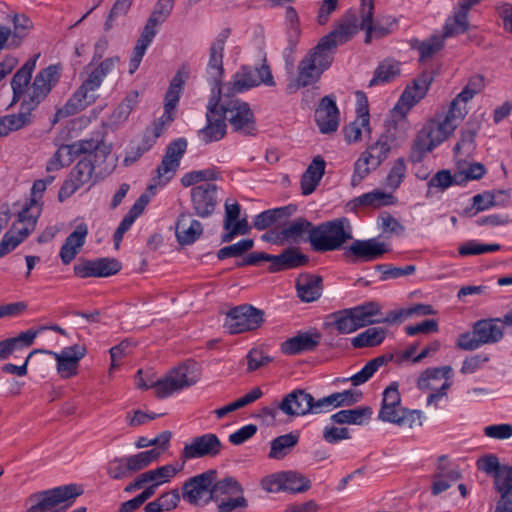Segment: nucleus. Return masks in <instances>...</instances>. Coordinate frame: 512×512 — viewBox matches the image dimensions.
Here are the masks:
<instances>
[{
	"instance_id": "7c9ffc66",
	"label": "nucleus",
	"mask_w": 512,
	"mask_h": 512,
	"mask_svg": "<svg viewBox=\"0 0 512 512\" xmlns=\"http://www.w3.org/2000/svg\"><path fill=\"white\" fill-rule=\"evenodd\" d=\"M36 56L34 59L27 60L24 65L17 70L11 80V87L13 91V99L12 104L18 102L22 96H25L28 89L29 84L31 82L32 73L36 66Z\"/></svg>"
},
{
	"instance_id": "6e6d98bb",
	"label": "nucleus",
	"mask_w": 512,
	"mask_h": 512,
	"mask_svg": "<svg viewBox=\"0 0 512 512\" xmlns=\"http://www.w3.org/2000/svg\"><path fill=\"white\" fill-rule=\"evenodd\" d=\"M220 178L221 173L214 168L194 170L183 175L181 178V184L184 187H190L200 182L214 181Z\"/></svg>"
},
{
	"instance_id": "f3484780",
	"label": "nucleus",
	"mask_w": 512,
	"mask_h": 512,
	"mask_svg": "<svg viewBox=\"0 0 512 512\" xmlns=\"http://www.w3.org/2000/svg\"><path fill=\"white\" fill-rule=\"evenodd\" d=\"M207 124L199 130L198 134L204 143H211L221 140L226 134V121L219 107V99L212 95L207 104Z\"/></svg>"
},
{
	"instance_id": "2eb2a0df",
	"label": "nucleus",
	"mask_w": 512,
	"mask_h": 512,
	"mask_svg": "<svg viewBox=\"0 0 512 512\" xmlns=\"http://www.w3.org/2000/svg\"><path fill=\"white\" fill-rule=\"evenodd\" d=\"M101 163L94 161V155L82 157L73 167L69 174V178L65 180L59 191V199L70 197L83 185L89 183L92 179L95 167Z\"/></svg>"
},
{
	"instance_id": "9b49d317",
	"label": "nucleus",
	"mask_w": 512,
	"mask_h": 512,
	"mask_svg": "<svg viewBox=\"0 0 512 512\" xmlns=\"http://www.w3.org/2000/svg\"><path fill=\"white\" fill-rule=\"evenodd\" d=\"M360 29L354 11L348 10L338 21L336 27L318 42L334 55L336 48L348 42Z\"/></svg>"
},
{
	"instance_id": "e433bc0d",
	"label": "nucleus",
	"mask_w": 512,
	"mask_h": 512,
	"mask_svg": "<svg viewBox=\"0 0 512 512\" xmlns=\"http://www.w3.org/2000/svg\"><path fill=\"white\" fill-rule=\"evenodd\" d=\"M474 334L483 345L496 343L503 337V324L499 319L479 320L474 324Z\"/></svg>"
},
{
	"instance_id": "423d86ee",
	"label": "nucleus",
	"mask_w": 512,
	"mask_h": 512,
	"mask_svg": "<svg viewBox=\"0 0 512 512\" xmlns=\"http://www.w3.org/2000/svg\"><path fill=\"white\" fill-rule=\"evenodd\" d=\"M81 492L74 484L59 486L30 496L34 504L27 512H61L58 506L69 500H74Z\"/></svg>"
},
{
	"instance_id": "603ef678",
	"label": "nucleus",
	"mask_w": 512,
	"mask_h": 512,
	"mask_svg": "<svg viewBox=\"0 0 512 512\" xmlns=\"http://www.w3.org/2000/svg\"><path fill=\"white\" fill-rule=\"evenodd\" d=\"M400 73L399 65L396 62L385 60L376 68L369 87L387 83L395 79Z\"/></svg>"
},
{
	"instance_id": "8fccbe9b",
	"label": "nucleus",
	"mask_w": 512,
	"mask_h": 512,
	"mask_svg": "<svg viewBox=\"0 0 512 512\" xmlns=\"http://www.w3.org/2000/svg\"><path fill=\"white\" fill-rule=\"evenodd\" d=\"M313 228L315 226L310 221L304 218H297L282 229L281 236L286 241L298 242L307 233L308 241L310 242V233Z\"/></svg>"
},
{
	"instance_id": "338daca9",
	"label": "nucleus",
	"mask_w": 512,
	"mask_h": 512,
	"mask_svg": "<svg viewBox=\"0 0 512 512\" xmlns=\"http://www.w3.org/2000/svg\"><path fill=\"white\" fill-rule=\"evenodd\" d=\"M14 34L13 43L18 46L21 40L26 37L28 31L33 27V22L24 14H15L13 17Z\"/></svg>"
},
{
	"instance_id": "de8ad7c7",
	"label": "nucleus",
	"mask_w": 512,
	"mask_h": 512,
	"mask_svg": "<svg viewBox=\"0 0 512 512\" xmlns=\"http://www.w3.org/2000/svg\"><path fill=\"white\" fill-rule=\"evenodd\" d=\"M387 330L383 327H370L351 339L354 348L376 347L385 339Z\"/></svg>"
},
{
	"instance_id": "c03bdc74",
	"label": "nucleus",
	"mask_w": 512,
	"mask_h": 512,
	"mask_svg": "<svg viewBox=\"0 0 512 512\" xmlns=\"http://www.w3.org/2000/svg\"><path fill=\"white\" fill-rule=\"evenodd\" d=\"M392 358L393 355L390 354L381 355L371 359L359 372L349 378L343 379V381H351L353 386H360L366 383L380 367L386 365L389 361L392 360Z\"/></svg>"
},
{
	"instance_id": "ddd939ff",
	"label": "nucleus",
	"mask_w": 512,
	"mask_h": 512,
	"mask_svg": "<svg viewBox=\"0 0 512 512\" xmlns=\"http://www.w3.org/2000/svg\"><path fill=\"white\" fill-rule=\"evenodd\" d=\"M36 223V213L33 216L26 217V211H20L18 213V220L12 224L0 242V258L7 255L24 241L34 231Z\"/></svg>"
},
{
	"instance_id": "774afa93",
	"label": "nucleus",
	"mask_w": 512,
	"mask_h": 512,
	"mask_svg": "<svg viewBox=\"0 0 512 512\" xmlns=\"http://www.w3.org/2000/svg\"><path fill=\"white\" fill-rule=\"evenodd\" d=\"M406 163L404 158H398L392 165L387 177V186L397 189L405 178Z\"/></svg>"
},
{
	"instance_id": "473e14b6",
	"label": "nucleus",
	"mask_w": 512,
	"mask_h": 512,
	"mask_svg": "<svg viewBox=\"0 0 512 512\" xmlns=\"http://www.w3.org/2000/svg\"><path fill=\"white\" fill-rule=\"evenodd\" d=\"M326 162L321 156H315L303 175L301 176V190L303 195L313 193L325 173Z\"/></svg>"
},
{
	"instance_id": "864d4df0",
	"label": "nucleus",
	"mask_w": 512,
	"mask_h": 512,
	"mask_svg": "<svg viewBox=\"0 0 512 512\" xmlns=\"http://www.w3.org/2000/svg\"><path fill=\"white\" fill-rule=\"evenodd\" d=\"M46 188L45 182L40 179L33 183L31 197L21 210L26 211V217L33 216L36 213L37 219L39 218L42 210L41 198Z\"/></svg>"
},
{
	"instance_id": "a18cd8bd",
	"label": "nucleus",
	"mask_w": 512,
	"mask_h": 512,
	"mask_svg": "<svg viewBox=\"0 0 512 512\" xmlns=\"http://www.w3.org/2000/svg\"><path fill=\"white\" fill-rule=\"evenodd\" d=\"M452 374L450 366L436 367L426 369L418 378L417 387L422 390H436L438 389L435 382L441 379L449 381Z\"/></svg>"
},
{
	"instance_id": "ea45409f",
	"label": "nucleus",
	"mask_w": 512,
	"mask_h": 512,
	"mask_svg": "<svg viewBox=\"0 0 512 512\" xmlns=\"http://www.w3.org/2000/svg\"><path fill=\"white\" fill-rule=\"evenodd\" d=\"M406 138V120L402 114L399 121H389L385 126V131L379 137L391 149L399 147Z\"/></svg>"
},
{
	"instance_id": "c756f323",
	"label": "nucleus",
	"mask_w": 512,
	"mask_h": 512,
	"mask_svg": "<svg viewBox=\"0 0 512 512\" xmlns=\"http://www.w3.org/2000/svg\"><path fill=\"white\" fill-rule=\"evenodd\" d=\"M88 235V227L85 223L76 226L68 235L60 249V258L64 264H69L79 253Z\"/></svg>"
},
{
	"instance_id": "72a5a7b5",
	"label": "nucleus",
	"mask_w": 512,
	"mask_h": 512,
	"mask_svg": "<svg viewBox=\"0 0 512 512\" xmlns=\"http://www.w3.org/2000/svg\"><path fill=\"white\" fill-rule=\"evenodd\" d=\"M32 109L21 102L17 114L6 115L0 118V137L10 132L20 130L33 122Z\"/></svg>"
},
{
	"instance_id": "c9c22d12",
	"label": "nucleus",
	"mask_w": 512,
	"mask_h": 512,
	"mask_svg": "<svg viewBox=\"0 0 512 512\" xmlns=\"http://www.w3.org/2000/svg\"><path fill=\"white\" fill-rule=\"evenodd\" d=\"M374 11H368L361 15V24L360 29L365 31V43L369 44L372 41V38H381L388 35L390 30V25H392L393 21H390V18H387L385 23H382L379 19L374 20L373 18Z\"/></svg>"
},
{
	"instance_id": "0e129e2a",
	"label": "nucleus",
	"mask_w": 512,
	"mask_h": 512,
	"mask_svg": "<svg viewBox=\"0 0 512 512\" xmlns=\"http://www.w3.org/2000/svg\"><path fill=\"white\" fill-rule=\"evenodd\" d=\"M420 47L421 52L419 54V61L421 63H425L444 47L443 37L440 35H433L427 40H424Z\"/></svg>"
},
{
	"instance_id": "052dcab7",
	"label": "nucleus",
	"mask_w": 512,
	"mask_h": 512,
	"mask_svg": "<svg viewBox=\"0 0 512 512\" xmlns=\"http://www.w3.org/2000/svg\"><path fill=\"white\" fill-rule=\"evenodd\" d=\"M284 482V491H289L292 493L305 492L311 486L309 479L299 473L292 471L285 472Z\"/></svg>"
},
{
	"instance_id": "13d9d810",
	"label": "nucleus",
	"mask_w": 512,
	"mask_h": 512,
	"mask_svg": "<svg viewBox=\"0 0 512 512\" xmlns=\"http://www.w3.org/2000/svg\"><path fill=\"white\" fill-rule=\"evenodd\" d=\"M333 409L339 408V407H348L356 404L359 402L363 394L359 390H345L342 392H335L330 395H328Z\"/></svg>"
},
{
	"instance_id": "b1692460",
	"label": "nucleus",
	"mask_w": 512,
	"mask_h": 512,
	"mask_svg": "<svg viewBox=\"0 0 512 512\" xmlns=\"http://www.w3.org/2000/svg\"><path fill=\"white\" fill-rule=\"evenodd\" d=\"M313 396L303 389L288 393L280 402L279 407L287 416H303L310 414Z\"/></svg>"
},
{
	"instance_id": "79ce46f5",
	"label": "nucleus",
	"mask_w": 512,
	"mask_h": 512,
	"mask_svg": "<svg viewBox=\"0 0 512 512\" xmlns=\"http://www.w3.org/2000/svg\"><path fill=\"white\" fill-rule=\"evenodd\" d=\"M299 441V435L294 432L284 434L274 438L270 443V452L268 457L281 460L287 456Z\"/></svg>"
},
{
	"instance_id": "5701e85b",
	"label": "nucleus",
	"mask_w": 512,
	"mask_h": 512,
	"mask_svg": "<svg viewBox=\"0 0 512 512\" xmlns=\"http://www.w3.org/2000/svg\"><path fill=\"white\" fill-rule=\"evenodd\" d=\"M315 121L321 133L330 134L339 126V110L333 96H324L315 110Z\"/></svg>"
},
{
	"instance_id": "393cba45",
	"label": "nucleus",
	"mask_w": 512,
	"mask_h": 512,
	"mask_svg": "<svg viewBox=\"0 0 512 512\" xmlns=\"http://www.w3.org/2000/svg\"><path fill=\"white\" fill-rule=\"evenodd\" d=\"M495 490L500 494L496 512L512 511V466L503 465L494 476Z\"/></svg>"
},
{
	"instance_id": "f03ea898",
	"label": "nucleus",
	"mask_w": 512,
	"mask_h": 512,
	"mask_svg": "<svg viewBox=\"0 0 512 512\" xmlns=\"http://www.w3.org/2000/svg\"><path fill=\"white\" fill-rule=\"evenodd\" d=\"M219 99V107L233 130L243 135L256 134V122L254 114L248 103L237 98L229 97V94H215Z\"/></svg>"
},
{
	"instance_id": "20e7f679",
	"label": "nucleus",
	"mask_w": 512,
	"mask_h": 512,
	"mask_svg": "<svg viewBox=\"0 0 512 512\" xmlns=\"http://www.w3.org/2000/svg\"><path fill=\"white\" fill-rule=\"evenodd\" d=\"M378 309V303L367 302L352 308L339 310L328 316L329 325L334 326L340 334H350L368 325Z\"/></svg>"
},
{
	"instance_id": "f257e3e1",
	"label": "nucleus",
	"mask_w": 512,
	"mask_h": 512,
	"mask_svg": "<svg viewBox=\"0 0 512 512\" xmlns=\"http://www.w3.org/2000/svg\"><path fill=\"white\" fill-rule=\"evenodd\" d=\"M352 238L349 219L340 217L315 226L310 233V245L316 252L335 251Z\"/></svg>"
},
{
	"instance_id": "58836bf2",
	"label": "nucleus",
	"mask_w": 512,
	"mask_h": 512,
	"mask_svg": "<svg viewBox=\"0 0 512 512\" xmlns=\"http://www.w3.org/2000/svg\"><path fill=\"white\" fill-rule=\"evenodd\" d=\"M308 257L302 254L298 248L290 247L285 249L280 255H273L270 269L278 271L288 268H295L305 265Z\"/></svg>"
},
{
	"instance_id": "4be33fe9",
	"label": "nucleus",
	"mask_w": 512,
	"mask_h": 512,
	"mask_svg": "<svg viewBox=\"0 0 512 512\" xmlns=\"http://www.w3.org/2000/svg\"><path fill=\"white\" fill-rule=\"evenodd\" d=\"M86 347L75 344L65 347L60 353L47 351L55 357L57 362V371L63 378H69L76 375L79 361L86 355Z\"/></svg>"
},
{
	"instance_id": "7ed1b4c3",
	"label": "nucleus",
	"mask_w": 512,
	"mask_h": 512,
	"mask_svg": "<svg viewBox=\"0 0 512 512\" xmlns=\"http://www.w3.org/2000/svg\"><path fill=\"white\" fill-rule=\"evenodd\" d=\"M334 59L332 52L319 42L310 49L299 62L297 87H306L316 83L324 71L329 69Z\"/></svg>"
},
{
	"instance_id": "9d476101",
	"label": "nucleus",
	"mask_w": 512,
	"mask_h": 512,
	"mask_svg": "<svg viewBox=\"0 0 512 512\" xmlns=\"http://www.w3.org/2000/svg\"><path fill=\"white\" fill-rule=\"evenodd\" d=\"M230 33L231 30L229 28L223 29L211 43L209 49V61L206 72L213 84V94L222 93L221 81L224 75L223 52Z\"/></svg>"
},
{
	"instance_id": "a878e982",
	"label": "nucleus",
	"mask_w": 512,
	"mask_h": 512,
	"mask_svg": "<svg viewBox=\"0 0 512 512\" xmlns=\"http://www.w3.org/2000/svg\"><path fill=\"white\" fill-rule=\"evenodd\" d=\"M398 388V382L394 381L383 391L381 408L378 413L379 420L392 423L398 414L401 413V410L404 409L401 406V395Z\"/></svg>"
},
{
	"instance_id": "4d7b16f0",
	"label": "nucleus",
	"mask_w": 512,
	"mask_h": 512,
	"mask_svg": "<svg viewBox=\"0 0 512 512\" xmlns=\"http://www.w3.org/2000/svg\"><path fill=\"white\" fill-rule=\"evenodd\" d=\"M362 128H366L367 131L370 132L369 113L367 110L364 113L359 114L355 121L351 122L344 128L346 141L348 143L358 142L361 138Z\"/></svg>"
},
{
	"instance_id": "dca6fc26",
	"label": "nucleus",
	"mask_w": 512,
	"mask_h": 512,
	"mask_svg": "<svg viewBox=\"0 0 512 512\" xmlns=\"http://www.w3.org/2000/svg\"><path fill=\"white\" fill-rule=\"evenodd\" d=\"M222 447L223 445L216 434H203L193 437L189 443L184 445L180 458L184 464L190 459L215 457L220 454Z\"/></svg>"
},
{
	"instance_id": "4c0bfd02",
	"label": "nucleus",
	"mask_w": 512,
	"mask_h": 512,
	"mask_svg": "<svg viewBox=\"0 0 512 512\" xmlns=\"http://www.w3.org/2000/svg\"><path fill=\"white\" fill-rule=\"evenodd\" d=\"M372 408L359 406L354 409L340 410L331 415L330 419L335 424L363 425L371 419Z\"/></svg>"
},
{
	"instance_id": "69168bd1",
	"label": "nucleus",
	"mask_w": 512,
	"mask_h": 512,
	"mask_svg": "<svg viewBox=\"0 0 512 512\" xmlns=\"http://www.w3.org/2000/svg\"><path fill=\"white\" fill-rule=\"evenodd\" d=\"M372 169V161L366 153H362L354 164V173L351 178L353 187L359 185L362 180L370 174Z\"/></svg>"
},
{
	"instance_id": "0eeeda50",
	"label": "nucleus",
	"mask_w": 512,
	"mask_h": 512,
	"mask_svg": "<svg viewBox=\"0 0 512 512\" xmlns=\"http://www.w3.org/2000/svg\"><path fill=\"white\" fill-rule=\"evenodd\" d=\"M60 79V67L50 65L40 70L30 85L22 103L33 111L46 99L52 88Z\"/></svg>"
},
{
	"instance_id": "aec40b11",
	"label": "nucleus",
	"mask_w": 512,
	"mask_h": 512,
	"mask_svg": "<svg viewBox=\"0 0 512 512\" xmlns=\"http://www.w3.org/2000/svg\"><path fill=\"white\" fill-rule=\"evenodd\" d=\"M388 250L383 242L375 238L355 240L345 250L344 256L353 263L369 262L380 258Z\"/></svg>"
},
{
	"instance_id": "f704fd0d",
	"label": "nucleus",
	"mask_w": 512,
	"mask_h": 512,
	"mask_svg": "<svg viewBox=\"0 0 512 512\" xmlns=\"http://www.w3.org/2000/svg\"><path fill=\"white\" fill-rule=\"evenodd\" d=\"M95 101V96L88 88L81 85L69 98L66 104L57 110L59 117H68L84 110L88 105Z\"/></svg>"
},
{
	"instance_id": "1a4fd4ad",
	"label": "nucleus",
	"mask_w": 512,
	"mask_h": 512,
	"mask_svg": "<svg viewBox=\"0 0 512 512\" xmlns=\"http://www.w3.org/2000/svg\"><path fill=\"white\" fill-rule=\"evenodd\" d=\"M186 149L187 141L184 138H178L167 146L161 163L156 169V176L153 179L155 185L164 186L175 176Z\"/></svg>"
},
{
	"instance_id": "6ab92c4d",
	"label": "nucleus",
	"mask_w": 512,
	"mask_h": 512,
	"mask_svg": "<svg viewBox=\"0 0 512 512\" xmlns=\"http://www.w3.org/2000/svg\"><path fill=\"white\" fill-rule=\"evenodd\" d=\"M433 80L434 75L432 71H423L422 74L413 81L411 86L406 87L394 107V110L405 116L416 103L424 98Z\"/></svg>"
},
{
	"instance_id": "37998d69",
	"label": "nucleus",
	"mask_w": 512,
	"mask_h": 512,
	"mask_svg": "<svg viewBox=\"0 0 512 512\" xmlns=\"http://www.w3.org/2000/svg\"><path fill=\"white\" fill-rule=\"evenodd\" d=\"M437 146L438 145L434 142V140L431 138V135L428 133V130L423 126L413 141L409 160L412 163L421 162L425 155L431 152Z\"/></svg>"
},
{
	"instance_id": "bb28decb",
	"label": "nucleus",
	"mask_w": 512,
	"mask_h": 512,
	"mask_svg": "<svg viewBox=\"0 0 512 512\" xmlns=\"http://www.w3.org/2000/svg\"><path fill=\"white\" fill-rule=\"evenodd\" d=\"M159 26L160 25L155 23L154 20L147 19V22L133 49L132 57L129 62L130 74H133L138 69L148 46L152 43L153 39L158 33Z\"/></svg>"
},
{
	"instance_id": "2f4dec72",
	"label": "nucleus",
	"mask_w": 512,
	"mask_h": 512,
	"mask_svg": "<svg viewBox=\"0 0 512 512\" xmlns=\"http://www.w3.org/2000/svg\"><path fill=\"white\" fill-rule=\"evenodd\" d=\"M258 85L259 79L254 71L249 67L243 66L234 74L232 80L222 87V94L243 93Z\"/></svg>"
},
{
	"instance_id": "cd10ccee",
	"label": "nucleus",
	"mask_w": 512,
	"mask_h": 512,
	"mask_svg": "<svg viewBox=\"0 0 512 512\" xmlns=\"http://www.w3.org/2000/svg\"><path fill=\"white\" fill-rule=\"evenodd\" d=\"M203 233L202 224L190 213H181L176 222V238L180 245L193 244Z\"/></svg>"
},
{
	"instance_id": "c85d7f7f",
	"label": "nucleus",
	"mask_w": 512,
	"mask_h": 512,
	"mask_svg": "<svg viewBox=\"0 0 512 512\" xmlns=\"http://www.w3.org/2000/svg\"><path fill=\"white\" fill-rule=\"evenodd\" d=\"M320 333L299 332L281 344V351L286 355H298L313 351L320 343Z\"/></svg>"
},
{
	"instance_id": "49530a36",
	"label": "nucleus",
	"mask_w": 512,
	"mask_h": 512,
	"mask_svg": "<svg viewBox=\"0 0 512 512\" xmlns=\"http://www.w3.org/2000/svg\"><path fill=\"white\" fill-rule=\"evenodd\" d=\"M394 203V196L390 193H386L381 190H374L372 192H368L362 194L359 197L353 199L350 204L354 207L365 206L372 208H379L382 206H388Z\"/></svg>"
},
{
	"instance_id": "bf43d9fd",
	"label": "nucleus",
	"mask_w": 512,
	"mask_h": 512,
	"mask_svg": "<svg viewBox=\"0 0 512 512\" xmlns=\"http://www.w3.org/2000/svg\"><path fill=\"white\" fill-rule=\"evenodd\" d=\"M392 149L381 139L371 144L366 151L368 158L372 161V169L378 168L388 157Z\"/></svg>"
},
{
	"instance_id": "a19ab883",
	"label": "nucleus",
	"mask_w": 512,
	"mask_h": 512,
	"mask_svg": "<svg viewBox=\"0 0 512 512\" xmlns=\"http://www.w3.org/2000/svg\"><path fill=\"white\" fill-rule=\"evenodd\" d=\"M295 211L294 205L265 210L255 217L253 226L260 231L267 229L278 220L291 216Z\"/></svg>"
},
{
	"instance_id": "09e8293b",
	"label": "nucleus",
	"mask_w": 512,
	"mask_h": 512,
	"mask_svg": "<svg viewBox=\"0 0 512 512\" xmlns=\"http://www.w3.org/2000/svg\"><path fill=\"white\" fill-rule=\"evenodd\" d=\"M484 77L476 74L469 78L463 90L452 100L455 103V108H464L467 110V102L471 100L476 94L484 89Z\"/></svg>"
},
{
	"instance_id": "412c9836",
	"label": "nucleus",
	"mask_w": 512,
	"mask_h": 512,
	"mask_svg": "<svg viewBox=\"0 0 512 512\" xmlns=\"http://www.w3.org/2000/svg\"><path fill=\"white\" fill-rule=\"evenodd\" d=\"M218 187L212 183H204L191 189V201L194 212L201 218H207L215 210L217 205Z\"/></svg>"
},
{
	"instance_id": "4468645a",
	"label": "nucleus",
	"mask_w": 512,
	"mask_h": 512,
	"mask_svg": "<svg viewBox=\"0 0 512 512\" xmlns=\"http://www.w3.org/2000/svg\"><path fill=\"white\" fill-rule=\"evenodd\" d=\"M66 162L70 165L79 156L94 155V161L104 163L111 153V148L103 141L94 139H82L72 144L60 145Z\"/></svg>"
},
{
	"instance_id": "e2e57ef3",
	"label": "nucleus",
	"mask_w": 512,
	"mask_h": 512,
	"mask_svg": "<svg viewBox=\"0 0 512 512\" xmlns=\"http://www.w3.org/2000/svg\"><path fill=\"white\" fill-rule=\"evenodd\" d=\"M253 246L254 241L252 239H242L235 244L219 249L217 252V258L223 260L231 257H239L252 249Z\"/></svg>"
},
{
	"instance_id": "5fc2aeb1",
	"label": "nucleus",
	"mask_w": 512,
	"mask_h": 512,
	"mask_svg": "<svg viewBox=\"0 0 512 512\" xmlns=\"http://www.w3.org/2000/svg\"><path fill=\"white\" fill-rule=\"evenodd\" d=\"M242 492V487L232 477H226L220 481L214 480L211 489V501H218L222 495H234Z\"/></svg>"
},
{
	"instance_id": "680f3d73",
	"label": "nucleus",
	"mask_w": 512,
	"mask_h": 512,
	"mask_svg": "<svg viewBox=\"0 0 512 512\" xmlns=\"http://www.w3.org/2000/svg\"><path fill=\"white\" fill-rule=\"evenodd\" d=\"M183 468V464L180 466H174L172 464H167L156 469L148 470V476L151 480V483H157V486H160L164 483L170 481L179 471Z\"/></svg>"
},
{
	"instance_id": "f8f14e48",
	"label": "nucleus",
	"mask_w": 512,
	"mask_h": 512,
	"mask_svg": "<svg viewBox=\"0 0 512 512\" xmlns=\"http://www.w3.org/2000/svg\"><path fill=\"white\" fill-rule=\"evenodd\" d=\"M216 470H207L186 480L182 485V496L189 504L197 506L202 500H211L213 481L216 480Z\"/></svg>"
},
{
	"instance_id": "39448f33",
	"label": "nucleus",
	"mask_w": 512,
	"mask_h": 512,
	"mask_svg": "<svg viewBox=\"0 0 512 512\" xmlns=\"http://www.w3.org/2000/svg\"><path fill=\"white\" fill-rule=\"evenodd\" d=\"M199 377L198 364L193 360H187L172 369L164 378L157 380L156 396L166 398L174 392L194 385Z\"/></svg>"
},
{
	"instance_id": "3c124183",
	"label": "nucleus",
	"mask_w": 512,
	"mask_h": 512,
	"mask_svg": "<svg viewBox=\"0 0 512 512\" xmlns=\"http://www.w3.org/2000/svg\"><path fill=\"white\" fill-rule=\"evenodd\" d=\"M468 15L458 9L453 17H449L443 27V40L459 34H463L468 30Z\"/></svg>"
},
{
	"instance_id": "6e6552de",
	"label": "nucleus",
	"mask_w": 512,
	"mask_h": 512,
	"mask_svg": "<svg viewBox=\"0 0 512 512\" xmlns=\"http://www.w3.org/2000/svg\"><path fill=\"white\" fill-rule=\"evenodd\" d=\"M264 313L251 305H240L230 309L224 326L230 334H239L258 329L263 323Z\"/></svg>"
},
{
	"instance_id": "a211bd4d",
	"label": "nucleus",
	"mask_w": 512,
	"mask_h": 512,
	"mask_svg": "<svg viewBox=\"0 0 512 512\" xmlns=\"http://www.w3.org/2000/svg\"><path fill=\"white\" fill-rule=\"evenodd\" d=\"M455 105V103L450 104L449 110L442 121L430 120L424 125L437 145L453 134L459 123L468 113V110H464L463 107L455 108Z\"/></svg>"
}]
</instances>
